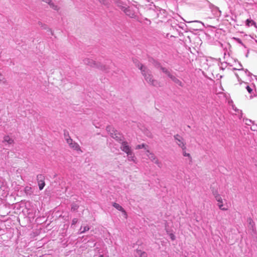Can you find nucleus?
<instances>
[{"label":"nucleus","mask_w":257,"mask_h":257,"mask_svg":"<svg viewBox=\"0 0 257 257\" xmlns=\"http://www.w3.org/2000/svg\"><path fill=\"white\" fill-rule=\"evenodd\" d=\"M170 78L176 84L179 85L180 86H183V83L174 75L171 76Z\"/></svg>","instance_id":"obj_18"},{"label":"nucleus","mask_w":257,"mask_h":257,"mask_svg":"<svg viewBox=\"0 0 257 257\" xmlns=\"http://www.w3.org/2000/svg\"><path fill=\"white\" fill-rule=\"evenodd\" d=\"M182 153H183V155L184 156V157H187L189 158L190 159V161L191 162L192 161V158L191 157V155L189 153H187L185 151V150H182Z\"/></svg>","instance_id":"obj_26"},{"label":"nucleus","mask_w":257,"mask_h":257,"mask_svg":"<svg viewBox=\"0 0 257 257\" xmlns=\"http://www.w3.org/2000/svg\"><path fill=\"white\" fill-rule=\"evenodd\" d=\"M110 130H111V126H108L106 127L107 131L110 132Z\"/></svg>","instance_id":"obj_38"},{"label":"nucleus","mask_w":257,"mask_h":257,"mask_svg":"<svg viewBox=\"0 0 257 257\" xmlns=\"http://www.w3.org/2000/svg\"><path fill=\"white\" fill-rule=\"evenodd\" d=\"M238 65H239V67H240L239 68H234L233 69L239 70V71H240V70L244 71L245 74L248 77H251L252 75V73H250L247 69H244L242 67V65L240 62H238Z\"/></svg>","instance_id":"obj_13"},{"label":"nucleus","mask_w":257,"mask_h":257,"mask_svg":"<svg viewBox=\"0 0 257 257\" xmlns=\"http://www.w3.org/2000/svg\"><path fill=\"white\" fill-rule=\"evenodd\" d=\"M31 190V188L30 187H29V186H26L25 188V192L27 193V194H28V193H30V192Z\"/></svg>","instance_id":"obj_31"},{"label":"nucleus","mask_w":257,"mask_h":257,"mask_svg":"<svg viewBox=\"0 0 257 257\" xmlns=\"http://www.w3.org/2000/svg\"><path fill=\"white\" fill-rule=\"evenodd\" d=\"M42 24V23H41V22H39V25H40H40H41Z\"/></svg>","instance_id":"obj_40"},{"label":"nucleus","mask_w":257,"mask_h":257,"mask_svg":"<svg viewBox=\"0 0 257 257\" xmlns=\"http://www.w3.org/2000/svg\"><path fill=\"white\" fill-rule=\"evenodd\" d=\"M3 143L6 147H10L14 144V140L9 136H5L3 140Z\"/></svg>","instance_id":"obj_8"},{"label":"nucleus","mask_w":257,"mask_h":257,"mask_svg":"<svg viewBox=\"0 0 257 257\" xmlns=\"http://www.w3.org/2000/svg\"><path fill=\"white\" fill-rule=\"evenodd\" d=\"M64 138L66 140V138H69V137H70L69 136L68 132L66 130H64Z\"/></svg>","instance_id":"obj_32"},{"label":"nucleus","mask_w":257,"mask_h":257,"mask_svg":"<svg viewBox=\"0 0 257 257\" xmlns=\"http://www.w3.org/2000/svg\"><path fill=\"white\" fill-rule=\"evenodd\" d=\"M175 140L176 141V143L182 150H186V143L185 142L183 138L179 135H176L174 136Z\"/></svg>","instance_id":"obj_4"},{"label":"nucleus","mask_w":257,"mask_h":257,"mask_svg":"<svg viewBox=\"0 0 257 257\" xmlns=\"http://www.w3.org/2000/svg\"><path fill=\"white\" fill-rule=\"evenodd\" d=\"M255 42L257 43V40H255Z\"/></svg>","instance_id":"obj_42"},{"label":"nucleus","mask_w":257,"mask_h":257,"mask_svg":"<svg viewBox=\"0 0 257 257\" xmlns=\"http://www.w3.org/2000/svg\"><path fill=\"white\" fill-rule=\"evenodd\" d=\"M159 66H160V69L162 71V72L163 73H164L165 74H166V75H167V76L169 78H170L171 77V76L173 75L171 74L170 71L167 68L162 66L160 64H159Z\"/></svg>","instance_id":"obj_19"},{"label":"nucleus","mask_w":257,"mask_h":257,"mask_svg":"<svg viewBox=\"0 0 257 257\" xmlns=\"http://www.w3.org/2000/svg\"><path fill=\"white\" fill-rule=\"evenodd\" d=\"M146 154L149 158L151 160V161L153 162L157 159L154 154L151 153L149 150H147Z\"/></svg>","instance_id":"obj_17"},{"label":"nucleus","mask_w":257,"mask_h":257,"mask_svg":"<svg viewBox=\"0 0 257 257\" xmlns=\"http://www.w3.org/2000/svg\"><path fill=\"white\" fill-rule=\"evenodd\" d=\"M129 12H130V10H128L127 9H126V10L124 11L126 15L130 16L131 17H133L134 14H133L131 16V14L130 13H128Z\"/></svg>","instance_id":"obj_35"},{"label":"nucleus","mask_w":257,"mask_h":257,"mask_svg":"<svg viewBox=\"0 0 257 257\" xmlns=\"http://www.w3.org/2000/svg\"><path fill=\"white\" fill-rule=\"evenodd\" d=\"M78 220L77 218H73L72 220L71 227L73 225H75L78 222Z\"/></svg>","instance_id":"obj_30"},{"label":"nucleus","mask_w":257,"mask_h":257,"mask_svg":"<svg viewBox=\"0 0 257 257\" xmlns=\"http://www.w3.org/2000/svg\"><path fill=\"white\" fill-rule=\"evenodd\" d=\"M247 222L249 226L251 228H253L254 227V223L251 218L249 217V218H247Z\"/></svg>","instance_id":"obj_24"},{"label":"nucleus","mask_w":257,"mask_h":257,"mask_svg":"<svg viewBox=\"0 0 257 257\" xmlns=\"http://www.w3.org/2000/svg\"><path fill=\"white\" fill-rule=\"evenodd\" d=\"M46 3H47V4H48L50 7L51 8H52L53 9L55 10H58V6L57 5H56L55 4H54L51 0H45V1Z\"/></svg>","instance_id":"obj_20"},{"label":"nucleus","mask_w":257,"mask_h":257,"mask_svg":"<svg viewBox=\"0 0 257 257\" xmlns=\"http://www.w3.org/2000/svg\"><path fill=\"white\" fill-rule=\"evenodd\" d=\"M243 121H244L246 125L248 126H251L252 124H253L254 122L251 119L248 118L243 119Z\"/></svg>","instance_id":"obj_25"},{"label":"nucleus","mask_w":257,"mask_h":257,"mask_svg":"<svg viewBox=\"0 0 257 257\" xmlns=\"http://www.w3.org/2000/svg\"><path fill=\"white\" fill-rule=\"evenodd\" d=\"M45 176L43 174H38L37 176L38 185L40 190H43L45 186Z\"/></svg>","instance_id":"obj_6"},{"label":"nucleus","mask_w":257,"mask_h":257,"mask_svg":"<svg viewBox=\"0 0 257 257\" xmlns=\"http://www.w3.org/2000/svg\"><path fill=\"white\" fill-rule=\"evenodd\" d=\"M136 257H147L148 254L146 252L142 251L141 249H137L136 250Z\"/></svg>","instance_id":"obj_15"},{"label":"nucleus","mask_w":257,"mask_h":257,"mask_svg":"<svg viewBox=\"0 0 257 257\" xmlns=\"http://www.w3.org/2000/svg\"><path fill=\"white\" fill-rule=\"evenodd\" d=\"M127 157V160L128 161L133 162L134 163H137V158L135 157V155L133 152V151L126 154Z\"/></svg>","instance_id":"obj_14"},{"label":"nucleus","mask_w":257,"mask_h":257,"mask_svg":"<svg viewBox=\"0 0 257 257\" xmlns=\"http://www.w3.org/2000/svg\"><path fill=\"white\" fill-rule=\"evenodd\" d=\"M212 194L214 196L215 198V196H220V195L219 194H218V191H217V190L212 189Z\"/></svg>","instance_id":"obj_29"},{"label":"nucleus","mask_w":257,"mask_h":257,"mask_svg":"<svg viewBox=\"0 0 257 257\" xmlns=\"http://www.w3.org/2000/svg\"><path fill=\"white\" fill-rule=\"evenodd\" d=\"M110 134L111 137L115 139L116 141H117L120 144H121L122 142L124 141L122 135L118 133L117 131L114 130V129H113L112 130V132H110Z\"/></svg>","instance_id":"obj_5"},{"label":"nucleus","mask_w":257,"mask_h":257,"mask_svg":"<svg viewBox=\"0 0 257 257\" xmlns=\"http://www.w3.org/2000/svg\"><path fill=\"white\" fill-rule=\"evenodd\" d=\"M120 144V149L126 154L133 151L131 147L129 145L127 141H124L123 142H122Z\"/></svg>","instance_id":"obj_7"},{"label":"nucleus","mask_w":257,"mask_h":257,"mask_svg":"<svg viewBox=\"0 0 257 257\" xmlns=\"http://www.w3.org/2000/svg\"><path fill=\"white\" fill-rule=\"evenodd\" d=\"M112 205L115 209H116L118 211H121L123 214V215L125 216V217H126V216H127L126 212L121 205H120L119 204H118L116 202L112 203Z\"/></svg>","instance_id":"obj_11"},{"label":"nucleus","mask_w":257,"mask_h":257,"mask_svg":"<svg viewBox=\"0 0 257 257\" xmlns=\"http://www.w3.org/2000/svg\"><path fill=\"white\" fill-rule=\"evenodd\" d=\"M66 142L69 144V146L74 150H79L80 149L79 145L75 142H73L72 139H71L70 137H69V138H66Z\"/></svg>","instance_id":"obj_10"},{"label":"nucleus","mask_w":257,"mask_h":257,"mask_svg":"<svg viewBox=\"0 0 257 257\" xmlns=\"http://www.w3.org/2000/svg\"><path fill=\"white\" fill-rule=\"evenodd\" d=\"M211 12L215 17H219L221 15V12L219 10L218 8L215 6L211 8Z\"/></svg>","instance_id":"obj_12"},{"label":"nucleus","mask_w":257,"mask_h":257,"mask_svg":"<svg viewBox=\"0 0 257 257\" xmlns=\"http://www.w3.org/2000/svg\"><path fill=\"white\" fill-rule=\"evenodd\" d=\"M148 146L144 143H143V144H140V145H138L136 146V150L144 149L145 150H146L147 151V150H148Z\"/></svg>","instance_id":"obj_21"},{"label":"nucleus","mask_w":257,"mask_h":257,"mask_svg":"<svg viewBox=\"0 0 257 257\" xmlns=\"http://www.w3.org/2000/svg\"><path fill=\"white\" fill-rule=\"evenodd\" d=\"M159 168H161L162 164L157 159H156L154 162Z\"/></svg>","instance_id":"obj_28"},{"label":"nucleus","mask_w":257,"mask_h":257,"mask_svg":"<svg viewBox=\"0 0 257 257\" xmlns=\"http://www.w3.org/2000/svg\"><path fill=\"white\" fill-rule=\"evenodd\" d=\"M2 76H2V75H1V74H0V81H3L4 83H6V82H7V81H6V80H4V79H3H3H2Z\"/></svg>","instance_id":"obj_37"},{"label":"nucleus","mask_w":257,"mask_h":257,"mask_svg":"<svg viewBox=\"0 0 257 257\" xmlns=\"http://www.w3.org/2000/svg\"><path fill=\"white\" fill-rule=\"evenodd\" d=\"M235 75L237 77L240 84L242 85V87H244L247 91L250 94V98L251 99L255 92V86L253 84L248 85L247 83L241 81L237 74H235Z\"/></svg>","instance_id":"obj_2"},{"label":"nucleus","mask_w":257,"mask_h":257,"mask_svg":"<svg viewBox=\"0 0 257 257\" xmlns=\"http://www.w3.org/2000/svg\"><path fill=\"white\" fill-rule=\"evenodd\" d=\"M79 206L76 203H72L71 205V211L72 212L76 211L79 208Z\"/></svg>","instance_id":"obj_22"},{"label":"nucleus","mask_w":257,"mask_h":257,"mask_svg":"<svg viewBox=\"0 0 257 257\" xmlns=\"http://www.w3.org/2000/svg\"><path fill=\"white\" fill-rule=\"evenodd\" d=\"M232 109L236 112L237 113H239V112H241V110L239 109H237L234 105H232Z\"/></svg>","instance_id":"obj_33"},{"label":"nucleus","mask_w":257,"mask_h":257,"mask_svg":"<svg viewBox=\"0 0 257 257\" xmlns=\"http://www.w3.org/2000/svg\"><path fill=\"white\" fill-rule=\"evenodd\" d=\"M247 56H248V54H246V57H247Z\"/></svg>","instance_id":"obj_41"},{"label":"nucleus","mask_w":257,"mask_h":257,"mask_svg":"<svg viewBox=\"0 0 257 257\" xmlns=\"http://www.w3.org/2000/svg\"><path fill=\"white\" fill-rule=\"evenodd\" d=\"M234 39L236 40V41H237L238 43H239V44H241L242 45H243V43L242 42V41L241 40V39H240L239 38H234Z\"/></svg>","instance_id":"obj_36"},{"label":"nucleus","mask_w":257,"mask_h":257,"mask_svg":"<svg viewBox=\"0 0 257 257\" xmlns=\"http://www.w3.org/2000/svg\"><path fill=\"white\" fill-rule=\"evenodd\" d=\"M133 61L136 65L141 71L142 75L149 84L156 87L159 86V82L157 80L153 79L151 72L146 67L140 63L138 60H134Z\"/></svg>","instance_id":"obj_1"},{"label":"nucleus","mask_w":257,"mask_h":257,"mask_svg":"<svg viewBox=\"0 0 257 257\" xmlns=\"http://www.w3.org/2000/svg\"><path fill=\"white\" fill-rule=\"evenodd\" d=\"M98 257H104L103 255V254H100L99 255Z\"/></svg>","instance_id":"obj_39"},{"label":"nucleus","mask_w":257,"mask_h":257,"mask_svg":"<svg viewBox=\"0 0 257 257\" xmlns=\"http://www.w3.org/2000/svg\"><path fill=\"white\" fill-rule=\"evenodd\" d=\"M90 229V228L88 226H85L83 227L82 226L81 227L80 229V232L79 234L84 233L87 231H88Z\"/></svg>","instance_id":"obj_23"},{"label":"nucleus","mask_w":257,"mask_h":257,"mask_svg":"<svg viewBox=\"0 0 257 257\" xmlns=\"http://www.w3.org/2000/svg\"><path fill=\"white\" fill-rule=\"evenodd\" d=\"M169 236H170V239L172 240H175L176 239V236L175 235L172 233H171L170 234H169Z\"/></svg>","instance_id":"obj_34"},{"label":"nucleus","mask_w":257,"mask_h":257,"mask_svg":"<svg viewBox=\"0 0 257 257\" xmlns=\"http://www.w3.org/2000/svg\"><path fill=\"white\" fill-rule=\"evenodd\" d=\"M250 129L252 131H257V124L254 122L250 126Z\"/></svg>","instance_id":"obj_27"},{"label":"nucleus","mask_w":257,"mask_h":257,"mask_svg":"<svg viewBox=\"0 0 257 257\" xmlns=\"http://www.w3.org/2000/svg\"><path fill=\"white\" fill-rule=\"evenodd\" d=\"M245 25L248 27L254 26L257 29V26L255 22L250 19H248L245 21Z\"/></svg>","instance_id":"obj_16"},{"label":"nucleus","mask_w":257,"mask_h":257,"mask_svg":"<svg viewBox=\"0 0 257 257\" xmlns=\"http://www.w3.org/2000/svg\"><path fill=\"white\" fill-rule=\"evenodd\" d=\"M215 199L218 202L217 206L220 210L223 211H226L227 210V208L224 207V205L223 203V199H222L221 195L215 196Z\"/></svg>","instance_id":"obj_9"},{"label":"nucleus","mask_w":257,"mask_h":257,"mask_svg":"<svg viewBox=\"0 0 257 257\" xmlns=\"http://www.w3.org/2000/svg\"><path fill=\"white\" fill-rule=\"evenodd\" d=\"M83 61L85 64L89 65L91 67H97L101 70H106L105 66L101 64H98L95 61H93L92 59L86 58L85 59L83 60Z\"/></svg>","instance_id":"obj_3"}]
</instances>
